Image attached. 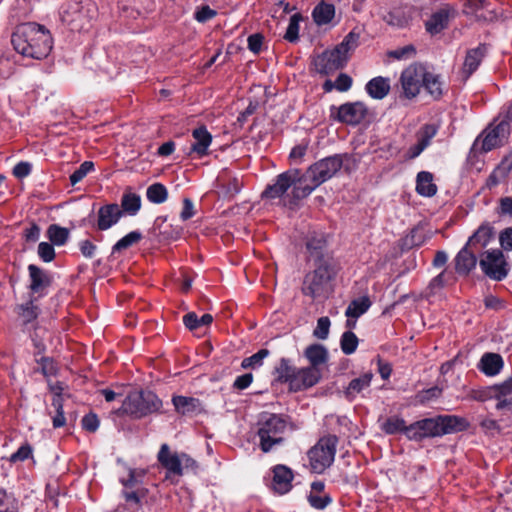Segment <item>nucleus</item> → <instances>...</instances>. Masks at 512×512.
<instances>
[{"instance_id":"obj_43","label":"nucleus","mask_w":512,"mask_h":512,"mask_svg":"<svg viewBox=\"0 0 512 512\" xmlns=\"http://www.w3.org/2000/svg\"><path fill=\"white\" fill-rule=\"evenodd\" d=\"M146 197L153 204H162L168 198V190L162 183H153L147 188Z\"/></svg>"},{"instance_id":"obj_7","label":"nucleus","mask_w":512,"mask_h":512,"mask_svg":"<svg viewBox=\"0 0 512 512\" xmlns=\"http://www.w3.org/2000/svg\"><path fill=\"white\" fill-rule=\"evenodd\" d=\"M287 424L288 416L282 414H270L259 422L257 435L263 453H269L275 446L283 444Z\"/></svg>"},{"instance_id":"obj_23","label":"nucleus","mask_w":512,"mask_h":512,"mask_svg":"<svg viewBox=\"0 0 512 512\" xmlns=\"http://www.w3.org/2000/svg\"><path fill=\"white\" fill-rule=\"evenodd\" d=\"M495 235V229L491 223L483 222L476 231L468 238L466 246L481 255Z\"/></svg>"},{"instance_id":"obj_6","label":"nucleus","mask_w":512,"mask_h":512,"mask_svg":"<svg viewBox=\"0 0 512 512\" xmlns=\"http://www.w3.org/2000/svg\"><path fill=\"white\" fill-rule=\"evenodd\" d=\"M314 269L308 272L303 279L301 291L303 295L316 299L323 296L330 283L337 275L336 262L313 263Z\"/></svg>"},{"instance_id":"obj_5","label":"nucleus","mask_w":512,"mask_h":512,"mask_svg":"<svg viewBox=\"0 0 512 512\" xmlns=\"http://www.w3.org/2000/svg\"><path fill=\"white\" fill-rule=\"evenodd\" d=\"M162 407V400L151 390L130 391L122 402L120 408L114 413L117 416L128 415L134 419H141L158 412Z\"/></svg>"},{"instance_id":"obj_64","label":"nucleus","mask_w":512,"mask_h":512,"mask_svg":"<svg viewBox=\"0 0 512 512\" xmlns=\"http://www.w3.org/2000/svg\"><path fill=\"white\" fill-rule=\"evenodd\" d=\"M497 213L500 216L512 217V197L505 196L499 199V206Z\"/></svg>"},{"instance_id":"obj_50","label":"nucleus","mask_w":512,"mask_h":512,"mask_svg":"<svg viewBox=\"0 0 512 512\" xmlns=\"http://www.w3.org/2000/svg\"><path fill=\"white\" fill-rule=\"evenodd\" d=\"M437 132L438 126L435 124H424L417 132V141L427 148Z\"/></svg>"},{"instance_id":"obj_24","label":"nucleus","mask_w":512,"mask_h":512,"mask_svg":"<svg viewBox=\"0 0 512 512\" xmlns=\"http://www.w3.org/2000/svg\"><path fill=\"white\" fill-rule=\"evenodd\" d=\"M306 249L313 263L334 262V258L327 252V241L323 235H312L306 241Z\"/></svg>"},{"instance_id":"obj_63","label":"nucleus","mask_w":512,"mask_h":512,"mask_svg":"<svg viewBox=\"0 0 512 512\" xmlns=\"http://www.w3.org/2000/svg\"><path fill=\"white\" fill-rule=\"evenodd\" d=\"M495 392L497 398H502L504 396L511 397L512 395V376L507 378L505 381L495 384Z\"/></svg>"},{"instance_id":"obj_27","label":"nucleus","mask_w":512,"mask_h":512,"mask_svg":"<svg viewBox=\"0 0 512 512\" xmlns=\"http://www.w3.org/2000/svg\"><path fill=\"white\" fill-rule=\"evenodd\" d=\"M503 368V357L494 352H485L477 363V369L487 377L497 376Z\"/></svg>"},{"instance_id":"obj_8","label":"nucleus","mask_w":512,"mask_h":512,"mask_svg":"<svg viewBox=\"0 0 512 512\" xmlns=\"http://www.w3.org/2000/svg\"><path fill=\"white\" fill-rule=\"evenodd\" d=\"M338 442V436L328 434L321 437L317 443L310 448L307 455L311 470L314 473L321 474L333 464Z\"/></svg>"},{"instance_id":"obj_48","label":"nucleus","mask_w":512,"mask_h":512,"mask_svg":"<svg viewBox=\"0 0 512 512\" xmlns=\"http://www.w3.org/2000/svg\"><path fill=\"white\" fill-rule=\"evenodd\" d=\"M303 19L300 13H295L290 17L288 27L284 34V39L290 43H295L299 40V23Z\"/></svg>"},{"instance_id":"obj_52","label":"nucleus","mask_w":512,"mask_h":512,"mask_svg":"<svg viewBox=\"0 0 512 512\" xmlns=\"http://www.w3.org/2000/svg\"><path fill=\"white\" fill-rule=\"evenodd\" d=\"M94 163L92 161H84L69 177L72 186L82 181L88 173L94 171Z\"/></svg>"},{"instance_id":"obj_42","label":"nucleus","mask_w":512,"mask_h":512,"mask_svg":"<svg viewBox=\"0 0 512 512\" xmlns=\"http://www.w3.org/2000/svg\"><path fill=\"white\" fill-rule=\"evenodd\" d=\"M142 238L143 235L140 231L129 232L112 246V254L120 253L123 250L130 248L131 246L139 243Z\"/></svg>"},{"instance_id":"obj_15","label":"nucleus","mask_w":512,"mask_h":512,"mask_svg":"<svg viewBox=\"0 0 512 512\" xmlns=\"http://www.w3.org/2000/svg\"><path fill=\"white\" fill-rule=\"evenodd\" d=\"M367 114V106L360 101L347 102L340 105L338 108L331 106V117L340 123L348 125L355 126L360 124L366 118Z\"/></svg>"},{"instance_id":"obj_29","label":"nucleus","mask_w":512,"mask_h":512,"mask_svg":"<svg viewBox=\"0 0 512 512\" xmlns=\"http://www.w3.org/2000/svg\"><path fill=\"white\" fill-rule=\"evenodd\" d=\"M172 404L175 411L182 416L198 415L203 411L202 403L198 398L174 395Z\"/></svg>"},{"instance_id":"obj_14","label":"nucleus","mask_w":512,"mask_h":512,"mask_svg":"<svg viewBox=\"0 0 512 512\" xmlns=\"http://www.w3.org/2000/svg\"><path fill=\"white\" fill-rule=\"evenodd\" d=\"M270 474L265 477L266 486L277 495H285L293 488L292 482L294 480L293 470L284 465L277 464L270 468Z\"/></svg>"},{"instance_id":"obj_17","label":"nucleus","mask_w":512,"mask_h":512,"mask_svg":"<svg viewBox=\"0 0 512 512\" xmlns=\"http://www.w3.org/2000/svg\"><path fill=\"white\" fill-rule=\"evenodd\" d=\"M38 300V297L30 295L26 302L16 304L13 308L23 332L36 329L38 326L37 320L41 313L40 307L36 304Z\"/></svg>"},{"instance_id":"obj_18","label":"nucleus","mask_w":512,"mask_h":512,"mask_svg":"<svg viewBox=\"0 0 512 512\" xmlns=\"http://www.w3.org/2000/svg\"><path fill=\"white\" fill-rule=\"evenodd\" d=\"M27 270L30 279V295L38 297V299L45 297L53 283L52 273L35 264H29Z\"/></svg>"},{"instance_id":"obj_54","label":"nucleus","mask_w":512,"mask_h":512,"mask_svg":"<svg viewBox=\"0 0 512 512\" xmlns=\"http://www.w3.org/2000/svg\"><path fill=\"white\" fill-rule=\"evenodd\" d=\"M307 501L312 508L316 510H324L327 506H329L332 503L333 499L329 494H324L320 496L315 493H310L307 496Z\"/></svg>"},{"instance_id":"obj_1","label":"nucleus","mask_w":512,"mask_h":512,"mask_svg":"<svg viewBox=\"0 0 512 512\" xmlns=\"http://www.w3.org/2000/svg\"><path fill=\"white\" fill-rule=\"evenodd\" d=\"M11 43L19 54L33 59L47 57L53 44L49 30L37 23L18 26L11 36Z\"/></svg>"},{"instance_id":"obj_22","label":"nucleus","mask_w":512,"mask_h":512,"mask_svg":"<svg viewBox=\"0 0 512 512\" xmlns=\"http://www.w3.org/2000/svg\"><path fill=\"white\" fill-rule=\"evenodd\" d=\"M62 20L66 22L72 31H81L89 24L88 10L81 3L74 2L63 11Z\"/></svg>"},{"instance_id":"obj_36","label":"nucleus","mask_w":512,"mask_h":512,"mask_svg":"<svg viewBox=\"0 0 512 512\" xmlns=\"http://www.w3.org/2000/svg\"><path fill=\"white\" fill-rule=\"evenodd\" d=\"M122 211V216L128 214L135 216L141 209V197L140 195L126 191L121 197V205L119 206Z\"/></svg>"},{"instance_id":"obj_62","label":"nucleus","mask_w":512,"mask_h":512,"mask_svg":"<svg viewBox=\"0 0 512 512\" xmlns=\"http://www.w3.org/2000/svg\"><path fill=\"white\" fill-rule=\"evenodd\" d=\"M248 49L254 53L259 54L262 50L263 42H264V36L261 33H254L251 34L248 39Z\"/></svg>"},{"instance_id":"obj_35","label":"nucleus","mask_w":512,"mask_h":512,"mask_svg":"<svg viewBox=\"0 0 512 512\" xmlns=\"http://www.w3.org/2000/svg\"><path fill=\"white\" fill-rule=\"evenodd\" d=\"M373 378L372 372H366L358 378L352 379L345 390V396L349 400H353L355 395L368 388Z\"/></svg>"},{"instance_id":"obj_47","label":"nucleus","mask_w":512,"mask_h":512,"mask_svg":"<svg viewBox=\"0 0 512 512\" xmlns=\"http://www.w3.org/2000/svg\"><path fill=\"white\" fill-rule=\"evenodd\" d=\"M35 362L40 366V372L44 377L49 378L58 374V365L52 357L41 356L36 358Z\"/></svg>"},{"instance_id":"obj_10","label":"nucleus","mask_w":512,"mask_h":512,"mask_svg":"<svg viewBox=\"0 0 512 512\" xmlns=\"http://www.w3.org/2000/svg\"><path fill=\"white\" fill-rule=\"evenodd\" d=\"M479 266L483 274L491 280L502 281L510 271V265L500 249L485 250L481 253Z\"/></svg>"},{"instance_id":"obj_55","label":"nucleus","mask_w":512,"mask_h":512,"mask_svg":"<svg viewBox=\"0 0 512 512\" xmlns=\"http://www.w3.org/2000/svg\"><path fill=\"white\" fill-rule=\"evenodd\" d=\"M495 390L496 389H495L494 385L480 388V389H473L470 392V397L473 400L485 402V401L497 398Z\"/></svg>"},{"instance_id":"obj_11","label":"nucleus","mask_w":512,"mask_h":512,"mask_svg":"<svg viewBox=\"0 0 512 512\" xmlns=\"http://www.w3.org/2000/svg\"><path fill=\"white\" fill-rule=\"evenodd\" d=\"M303 371V368H296L289 359L283 357L275 367L276 380L279 383H287L291 392L304 391L313 385L311 382L304 381Z\"/></svg>"},{"instance_id":"obj_13","label":"nucleus","mask_w":512,"mask_h":512,"mask_svg":"<svg viewBox=\"0 0 512 512\" xmlns=\"http://www.w3.org/2000/svg\"><path fill=\"white\" fill-rule=\"evenodd\" d=\"M424 64H412L405 68L400 75V98L412 100L416 98L422 87Z\"/></svg>"},{"instance_id":"obj_34","label":"nucleus","mask_w":512,"mask_h":512,"mask_svg":"<svg viewBox=\"0 0 512 512\" xmlns=\"http://www.w3.org/2000/svg\"><path fill=\"white\" fill-rule=\"evenodd\" d=\"M334 16L335 6L324 1L317 4L312 11L313 20L319 26L330 23Z\"/></svg>"},{"instance_id":"obj_28","label":"nucleus","mask_w":512,"mask_h":512,"mask_svg":"<svg viewBox=\"0 0 512 512\" xmlns=\"http://www.w3.org/2000/svg\"><path fill=\"white\" fill-rule=\"evenodd\" d=\"M422 87L434 100H440L444 95L442 75L429 70L425 65Z\"/></svg>"},{"instance_id":"obj_44","label":"nucleus","mask_w":512,"mask_h":512,"mask_svg":"<svg viewBox=\"0 0 512 512\" xmlns=\"http://www.w3.org/2000/svg\"><path fill=\"white\" fill-rule=\"evenodd\" d=\"M52 406L56 410V415L52 418L53 428H61L66 424V417L63 409V398H62V388H59V392L56 393V396L52 399Z\"/></svg>"},{"instance_id":"obj_30","label":"nucleus","mask_w":512,"mask_h":512,"mask_svg":"<svg viewBox=\"0 0 512 512\" xmlns=\"http://www.w3.org/2000/svg\"><path fill=\"white\" fill-rule=\"evenodd\" d=\"M487 51L485 44H479L478 47L467 51L464 64L463 73L466 78H469L479 67Z\"/></svg>"},{"instance_id":"obj_46","label":"nucleus","mask_w":512,"mask_h":512,"mask_svg":"<svg viewBox=\"0 0 512 512\" xmlns=\"http://www.w3.org/2000/svg\"><path fill=\"white\" fill-rule=\"evenodd\" d=\"M358 344L359 339L354 332L348 330L341 335L340 347L345 355L353 354L357 350Z\"/></svg>"},{"instance_id":"obj_25","label":"nucleus","mask_w":512,"mask_h":512,"mask_svg":"<svg viewBox=\"0 0 512 512\" xmlns=\"http://www.w3.org/2000/svg\"><path fill=\"white\" fill-rule=\"evenodd\" d=\"M478 253L464 245L454 258L455 272L460 276H468L477 266Z\"/></svg>"},{"instance_id":"obj_58","label":"nucleus","mask_w":512,"mask_h":512,"mask_svg":"<svg viewBox=\"0 0 512 512\" xmlns=\"http://www.w3.org/2000/svg\"><path fill=\"white\" fill-rule=\"evenodd\" d=\"M81 425L85 431L94 433L98 430L100 421L97 414L90 412L82 418Z\"/></svg>"},{"instance_id":"obj_31","label":"nucleus","mask_w":512,"mask_h":512,"mask_svg":"<svg viewBox=\"0 0 512 512\" xmlns=\"http://www.w3.org/2000/svg\"><path fill=\"white\" fill-rule=\"evenodd\" d=\"M390 79L382 76H377L370 79L366 85V93L376 100L384 99L390 92Z\"/></svg>"},{"instance_id":"obj_21","label":"nucleus","mask_w":512,"mask_h":512,"mask_svg":"<svg viewBox=\"0 0 512 512\" xmlns=\"http://www.w3.org/2000/svg\"><path fill=\"white\" fill-rule=\"evenodd\" d=\"M182 452L171 451L167 443H163L157 453V461L166 471V479L172 476H183V467L181 462Z\"/></svg>"},{"instance_id":"obj_57","label":"nucleus","mask_w":512,"mask_h":512,"mask_svg":"<svg viewBox=\"0 0 512 512\" xmlns=\"http://www.w3.org/2000/svg\"><path fill=\"white\" fill-rule=\"evenodd\" d=\"M37 252H38L39 258L45 263L52 262L56 257L54 244H52V243L40 242L38 245Z\"/></svg>"},{"instance_id":"obj_59","label":"nucleus","mask_w":512,"mask_h":512,"mask_svg":"<svg viewBox=\"0 0 512 512\" xmlns=\"http://www.w3.org/2000/svg\"><path fill=\"white\" fill-rule=\"evenodd\" d=\"M442 394V389L438 386H434L428 389H424L417 394L418 402L421 404H425L432 399L439 398Z\"/></svg>"},{"instance_id":"obj_12","label":"nucleus","mask_w":512,"mask_h":512,"mask_svg":"<svg viewBox=\"0 0 512 512\" xmlns=\"http://www.w3.org/2000/svg\"><path fill=\"white\" fill-rule=\"evenodd\" d=\"M304 356L310 363V366L303 368L304 381L311 382L315 386L322 378V371L319 366L326 364L329 359L328 350L322 344H311L306 347Z\"/></svg>"},{"instance_id":"obj_26","label":"nucleus","mask_w":512,"mask_h":512,"mask_svg":"<svg viewBox=\"0 0 512 512\" xmlns=\"http://www.w3.org/2000/svg\"><path fill=\"white\" fill-rule=\"evenodd\" d=\"M194 142L191 144L188 155L195 153L198 158H202L209 154V147L212 143V135L206 126L201 125L192 131Z\"/></svg>"},{"instance_id":"obj_60","label":"nucleus","mask_w":512,"mask_h":512,"mask_svg":"<svg viewBox=\"0 0 512 512\" xmlns=\"http://www.w3.org/2000/svg\"><path fill=\"white\" fill-rule=\"evenodd\" d=\"M217 15V11L208 5H203L196 10L194 18L199 23H206Z\"/></svg>"},{"instance_id":"obj_40","label":"nucleus","mask_w":512,"mask_h":512,"mask_svg":"<svg viewBox=\"0 0 512 512\" xmlns=\"http://www.w3.org/2000/svg\"><path fill=\"white\" fill-rule=\"evenodd\" d=\"M212 321L213 317L208 313L203 314L200 318L195 312H189L183 316V323L190 331L197 330L201 326H208Z\"/></svg>"},{"instance_id":"obj_32","label":"nucleus","mask_w":512,"mask_h":512,"mask_svg":"<svg viewBox=\"0 0 512 512\" xmlns=\"http://www.w3.org/2000/svg\"><path fill=\"white\" fill-rule=\"evenodd\" d=\"M416 192L423 197H433L437 194L438 188L433 183V174L428 171H420L416 176Z\"/></svg>"},{"instance_id":"obj_2","label":"nucleus","mask_w":512,"mask_h":512,"mask_svg":"<svg viewBox=\"0 0 512 512\" xmlns=\"http://www.w3.org/2000/svg\"><path fill=\"white\" fill-rule=\"evenodd\" d=\"M469 422L456 415H438L424 418L408 425L407 438L420 442L426 438L441 437L443 435L465 431Z\"/></svg>"},{"instance_id":"obj_33","label":"nucleus","mask_w":512,"mask_h":512,"mask_svg":"<svg viewBox=\"0 0 512 512\" xmlns=\"http://www.w3.org/2000/svg\"><path fill=\"white\" fill-rule=\"evenodd\" d=\"M512 171V162H509L507 158L501 160V162L492 170L490 175L486 179V187L492 189L498 186L503 180H505L510 172Z\"/></svg>"},{"instance_id":"obj_39","label":"nucleus","mask_w":512,"mask_h":512,"mask_svg":"<svg viewBox=\"0 0 512 512\" xmlns=\"http://www.w3.org/2000/svg\"><path fill=\"white\" fill-rule=\"evenodd\" d=\"M382 430L388 435L402 433L407 437L408 425L403 418L398 416L388 417L382 424Z\"/></svg>"},{"instance_id":"obj_4","label":"nucleus","mask_w":512,"mask_h":512,"mask_svg":"<svg viewBox=\"0 0 512 512\" xmlns=\"http://www.w3.org/2000/svg\"><path fill=\"white\" fill-rule=\"evenodd\" d=\"M305 183L302 178V171L300 169H288L275 177L273 183L268 184L261 194L262 199H276L284 196L287 191L292 188L289 195V204L296 206L298 203L306 198L302 196L298 188H303Z\"/></svg>"},{"instance_id":"obj_20","label":"nucleus","mask_w":512,"mask_h":512,"mask_svg":"<svg viewBox=\"0 0 512 512\" xmlns=\"http://www.w3.org/2000/svg\"><path fill=\"white\" fill-rule=\"evenodd\" d=\"M455 15L456 10L451 5H443L441 8L434 11L424 22L426 32L431 36L442 33L449 27V23Z\"/></svg>"},{"instance_id":"obj_56","label":"nucleus","mask_w":512,"mask_h":512,"mask_svg":"<svg viewBox=\"0 0 512 512\" xmlns=\"http://www.w3.org/2000/svg\"><path fill=\"white\" fill-rule=\"evenodd\" d=\"M331 321L329 317L322 316L317 320V326L313 331V336L320 340H325L329 336Z\"/></svg>"},{"instance_id":"obj_9","label":"nucleus","mask_w":512,"mask_h":512,"mask_svg":"<svg viewBox=\"0 0 512 512\" xmlns=\"http://www.w3.org/2000/svg\"><path fill=\"white\" fill-rule=\"evenodd\" d=\"M500 118H494L493 121L480 133L473 143L472 149H476L481 141L479 151L488 153L496 148L504 146L507 142L511 128L506 121H500Z\"/></svg>"},{"instance_id":"obj_3","label":"nucleus","mask_w":512,"mask_h":512,"mask_svg":"<svg viewBox=\"0 0 512 512\" xmlns=\"http://www.w3.org/2000/svg\"><path fill=\"white\" fill-rule=\"evenodd\" d=\"M353 160L352 155L348 153L334 154L320 159L310 165L305 172H302V178L305 183L303 188H298L302 196H309L317 187L331 179L342 167L345 162Z\"/></svg>"},{"instance_id":"obj_38","label":"nucleus","mask_w":512,"mask_h":512,"mask_svg":"<svg viewBox=\"0 0 512 512\" xmlns=\"http://www.w3.org/2000/svg\"><path fill=\"white\" fill-rule=\"evenodd\" d=\"M359 33H356L354 30L350 31L342 40L341 43L336 45L334 49H338L341 52V56L345 58L346 61L349 59V53L355 50L359 45Z\"/></svg>"},{"instance_id":"obj_37","label":"nucleus","mask_w":512,"mask_h":512,"mask_svg":"<svg viewBox=\"0 0 512 512\" xmlns=\"http://www.w3.org/2000/svg\"><path fill=\"white\" fill-rule=\"evenodd\" d=\"M371 301L368 296H363L357 299H354L350 302L348 305L345 315L347 318H358L364 313L367 312V310L371 306Z\"/></svg>"},{"instance_id":"obj_16","label":"nucleus","mask_w":512,"mask_h":512,"mask_svg":"<svg viewBox=\"0 0 512 512\" xmlns=\"http://www.w3.org/2000/svg\"><path fill=\"white\" fill-rule=\"evenodd\" d=\"M340 54L341 52L338 49L333 48L315 56L312 60L315 72L323 76H329L344 68L347 61Z\"/></svg>"},{"instance_id":"obj_19","label":"nucleus","mask_w":512,"mask_h":512,"mask_svg":"<svg viewBox=\"0 0 512 512\" xmlns=\"http://www.w3.org/2000/svg\"><path fill=\"white\" fill-rule=\"evenodd\" d=\"M122 217V211L117 203H109L102 205L96 216H89V223L98 231H106L116 225Z\"/></svg>"},{"instance_id":"obj_41","label":"nucleus","mask_w":512,"mask_h":512,"mask_svg":"<svg viewBox=\"0 0 512 512\" xmlns=\"http://www.w3.org/2000/svg\"><path fill=\"white\" fill-rule=\"evenodd\" d=\"M46 236L55 246H63L68 241L69 230L58 224H51L47 229Z\"/></svg>"},{"instance_id":"obj_61","label":"nucleus","mask_w":512,"mask_h":512,"mask_svg":"<svg viewBox=\"0 0 512 512\" xmlns=\"http://www.w3.org/2000/svg\"><path fill=\"white\" fill-rule=\"evenodd\" d=\"M499 243L502 251H512V227H507L499 233Z\"/></svg>"},{"instance_id":"obj_49","label":"nucleus","mask_w":512,"mask_h":512,"mask_svg":"<svg viewBox=\"0 0 512 512\" xmlns=\"http://www.w3.org/2000/svg\"><path fill=\"white\" fill-rule=\"evenodd\" d=\"M0 512H19V501L4 489H0Z\"/></svg>"},{"instance_id":"obj_53","label":"nucleus","mask_w":512,"mask_h":512,"mask_svg":"<svg viewBox=\"0 0 512 512\" xmlns=\"http://www.w3.org/2000/svg\"><path fill=\"white\" fill-rule=\"evenodd\" d=\"M33 456V447L29 442H24L16 452L9 457L10 463L24 462Z\"/></svg>"},{"instance_id":"obj_45","label":"nucleus","mask_w":512,"mask_h":512,"mask_svg":"<svg viewBox=\"0 0 512 512\" xmlns=\"http://www.w3.org/2000/svg\"><path fill=\"white\" fill-rule=\"evenodd\" d=\"M383 20L390 26L396 28H405L409 25L410 17L401 9L390 11Z\"/></svg>"},{"instance_id":"obj_51","label":"nucleus","mask_w":512,"mask_h":512,"mask_svg":"<svg viewBox=\"0 0 512 512\" xmlns=\"http://www.w3.org/2000/svg\"><path fill=\"white\" fill-rule=\"evenodd\" d=\"M270 354V351L268 349H260L258 352H256L255 354L251 355L250 357H246L242 360V363H241V367L243 369H248V368H252V369H255V368H258L260 366H262L263 364V360L268 357Z\"/></svg>"}]
</instances>
